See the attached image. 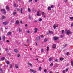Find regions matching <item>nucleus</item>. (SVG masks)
I'll use <instances>...</instances> for the list:
<instances>
[{
  "label": "nucleus",
  "mask_w": 73,
  "mask_h": 73,
  "mask_svg": "<svg viewBox=\"0 0 73 73\" xmlns=\"http://www.w3.org/2000/svg\"><path fill=\"white\" fill-rule=\"evenodd\" d=\"M39 21H42V19H41V18L40 19Z\"/></svg>",
  "instance_id": "a19ab883"
},
{
  "label": "nucleus",
  "mask_w": 73,
  "mask_h": 73,
  "mask_svg": "<svg viewBox=\"0 0 73 73\" xmlns=\"http://www.w3.org/2000/svg\"><path fill=\"white\" fill-rule=\"evenodd\" d=\"M38 0H35V2L36 3H37V2Z\"/></svg>",
  "instance_id": "6e6d98bb"
},
{
  "label": "nucleus",
  "mask_w": 73,
  "mask_h": 73,
  "mask_svg": "<svg viewBox=\"0 0 73 73\" xmlns=\"http://www.w3.org/2000/svg\"><path fill=\"white\" fill-rule=\"evenodd\" d=\"M60 60L61 61H62V60H64V58H60Z\"/></svg>",
  "instance_id": "b1692460"
},
{
  "label": "nucleus",
  "mask_w": 73,
  "mask_h": 73,
  "mask_svg": "<svg viewBox=\"0 0 73 73\" xmlns=\"http://www.w3.org/2000/svg\"><path fill=\"white\" fill-rule=\"evenodd\" d=\"M68 70V69H66V72H67Z\"/></svg>",
  "instance_id": "4d7b16f0"
},
{
  "label": "nucleus",
  "mask_w": 73,
  "mask_h": 73,
  "mask_svg": "<svg viewBox=\"0 0 73 73\" xmlns=\"http://www.w3.org/2000/svg\"><path fill=\"white\" fill-rule=\"evenodd\" d=\"M14 7H16V4H14Z\"/></svg>",
  "instance_id": "c03bdc74"
},
{
  "label": "nucleus",
  "mask_w": 73,
  "mask_h": 73,
  "mask_svg": "<svg viewBox=\"0 0 73 73\" xmlns=\"http://www.w3.org/2000/svg\"><path fill=\"white\" fill-rule=\"evenodd\" d=\"M56 44H53L52 46V48H56Z\"/></svg>",
  "instance_id": "9b49d317"
},
{
  "label": "nucleus",
  "mask_w": 73,
  "mask_h": 73,
  "mask_svg": "<svg viewBox=\"0 0 73 73\" xmlns=\"http://www.w3.org/2000/svg\"><path fill=\"white\" fill-rule=\"evenodd\" d=\"M58 38V37L57 36H54V40H56Z\"/></svg>",
  "instance_id": "423d86ee"
},
{
  "label": "nucleus",
  "mask_w": 73,
  "mask_h": 73,
  "mask_svg": "<svg viewBox=\"0 0 73 73\" xmlns=\"http://www.w3.org/2000/svg\"><path fill=\"white\" fill-rule=\"evenodd\" d=\"M12 34V32H9L7 33L8 35H11Z\"/></svg>",
  "instance_id": "ddd939ff"
},
{
  "label": "nucleus",
  "mask_w": 73,
  "mask_h": 73,
  "mask_svg": "<svg viewBox=\"0 0 73 73\" xmlns=\"http://www.w3.org/2000/svg\"><path fill=\"white\" fill-rule=\"evenodd\" d=\"M48 10H51V7H48Z\"/></svg>",
  "instance_id": "bb28decb"
},
{
  "label": "nucleus",
  "mask_w": 73,
  "mask_h": 73,
  "mask_svg": "<svg viewBox=\"0 0 73 73\" xmlns=\"http://www.w3.org/2000/svg\"><path fill=\"white\" fill-rule=\"evenodd\" d=\"M53 7H54V6L53 5H52L51 6V8H53Z\"/></svg>",
  "instance_id": "864d4df0"
},
{
  "label": "nucleus",
  "mask_w": 73,
  "mask_h": 73,
  "mask_svg": "<svg viewBox=\"0 0 73 73\" xmlns=\"http://www.w3.org/2000/svg\"><path fill=\"white\" fill-rule=\"evenodd\" d=\"M64 2L65 3H66V2H67V0H64Z\"/></svg>",
  "instance_id": "09e8293b"
},
{
  "label": "nucleus",
  "mask_w": 73,
  "mask_h": 73,
  "mask_svg": "<svg viewBox=\"0 0 73 73\" xmlns=\"http://www.w3.org/2000/svg\"><path fill=\"white\" fill-rule=\"evenodd\" d=\"M16 12H14L13 13V15H16Z\"/></svg>",
  "instance_id": "2f4dec72"
},
{
  "label": "nucleus",
  "mask_w": 73,
  "mask_h": 73,
  "mask_svg": "<svg viewBox=\"0 0 73 73\" xmlns=\"http://www.w3.org/2000/svg\"><path fill=\"white\" fill-rule=\"evenodd\" d=\"M1 59L3 61V60H5V58L4 57H3L1 58Z\"/></svg>",
  "instance_id": "412c9836"
},
{
  "label": "nucleus",
  "mask_w": 73,
  "mask_h": 73,
  "mask_svg": "<svg viewBox=\"0 0 73 73\" xmlns=\"http://www.w3.org/2000/svg\"><path fill=\"white\" fill-rule=\"evenodd\" d=\"M1 37L0 36V41H1Z\"/></svg>",
  "instance_id": "052dcab7"
},
{
  "label": "nucleus",
  "mask_w": 73,
  "mask_h": 73,
  "mask_svg": "<svg viewBox=\"0 0 73 73\" xmlns=\"http://www.w3.org/2000/svg\"><path fill=\"white\" fill-rule=\"evenodd\" d=\"M15 68H16V69L19 68V66H18V65L17 64H15Z\"/></svg>",
  "instance_id": "dca6fc26"
},
{
  "label": "nucleus",
  "mask_w": 73,
  "mask_h": 73,
  "mask_svg": "<svg viewBox=\"0 0 73 73\" xmlns=\"http://www.w3.org/2000/svg\"><path fill=\"white\" fill-rule=\"evenodd\" d=\"M42 15H44L45 14V13L44 12H42Z\"/></svg>",
  "instance_id": "ea45409f"
},
{
  "label": "nucleus",
  "mask_w": 73,
  "mask_h": 73,
  "mask_svg": "<svg viewBox=\"0 0 73 73\" xmlns=\"http://www.w3.org/2000/svg\"><path fill=\"white\" fill-rule=\"evenodd\" d=\"M70 20H73V17H71L70 18Z\"/></svg>",
  "instance_id": "473e14b6"
},
{
  "label": "nucleus",
  "mask_w": 73,
  "mask_h": 73,
  "mask_svg": "<svg viewBox=\"0 0 73 73\" xmlns=\"http://www.w3.org/2000/svg\"><path fill=\"white\" fill-rule=\"evenodd\" d=\"M71 64L72 66H73V61H71Z\"/></svg>",
  "instance_id": "7c9ffc66"
},
{
  "label": "nucleus",
  "mask_w": 73,
  "mask_h": 73,
  "mask_svg": "<svg viewBox=\"0 0 73 73\" xmlns=\"http://www.w3.org/2000/svg\"><path fill=\"white\" fill-rule=\"evenodd\" d=\"M34 33H36L37 32V30H38V29L37 28H36L34 29Z\"/></svg>",
  "instance_id": "7ed1b4c3"
},
{
  "label": "nucleus",
  "mask_w": 73,
  "mask_h": 73,
  "mask_svg": "<svg viewBox=\"0 0 73 73\" xmlns=\"http://www.w3.org/2000/svg\"><path fill=\"white\" fill-rule=\"evenodd\" d=\"M41 69H42L41 67H40L39 68V70L41 71Z\"/></svg>",
  "instance_id": "5701e85b"
},
{
  "label": "nucleus",
  "mask_w": 73,
  "mask_h": 73,
  "mask_svg": "<svg viewBox=\"0 0 73 73\" xmlns=\"http://www.w3.org/2000/svg\"><path fill=\"white\" fill-rule=\"evenodd\" d=\"M6 64H8L9 65V62L8 61H7V62H6Z\"/></svg>",
  "instance_id": "4be33fe9"
},
{
  "label": "nucleus",
  "mask_w": 73,
  "mask_h": 73,
  "mask_svg": "<svg viewBox=\"0 0 73 73\" xmlns=\"http://www.w3.org/2000/svg\"><path fill=\"white\" fill-rule=\"evenodd\" d=\"M17 57H20V54H18Z\"/></svg>",
  "instance_id": "a18cd8bd"
},
{
  "label": "nucleus",
  "mask_w": 73,
  "mask_h": 73,
  "mask_svg": "<svg viewBox=\"0 0 73 73\" xmlns=\"http://www.w3.org/2000/svg\"><path fill=\"white\" fill-rule=\"evenodd\" d=\"M8 54L9 56H11V54L10 53H8Z\"/></svg>",
  "instance_id": "69168bd1"
},
{
  "label": "nucleus",
  "mask_w": 73,
  "mask_h": 73,
  "mask_svg": "<svg viewBox=\"0 0 73 73\" xmlns=\"http://www.w3.org/2000/svg\"><path fill=\"white\" fill-rule=\"evenodd\" d=\"M37 16H40V11H38L37 12Z\"/></svg>",
  "instance_id": "f8f14e48"
},
{
  "label": "nucleus",
  "mask_w": 73,
  "mask_h": 73,
  "mask_svg": "<svg viewBox=\"0 0 73 73\" xmlns=\"http://www.w3.org/2000/svg\"><path fill=\"white\" fill-rule=\"evenodd\" d=\"M40 36L41 37V38H43L44 37V36L43 35H41Z\"/></svg>",
  "instance_id": "8fccbe9b"
},
{
  "label": "nucleus",
  "mask_w": 73,
  "mask_h": 73,
  "mask_svg": "<svg viewBox=\"0 0 73 73\" xmlns=\"http://www.w3.org/2000/svg\"><path fill=\"white\" fill-rule=\"evenodd\" d=\"M34 22H35V23H37V21L36 20H35L34 21Z\"/></svg>",
  "instance_id": "e2e57ef3"
},
{
  "label": "nucleus",
  "mask_w": 73,
  "mask_h": 73,
  "mask_svg": "<svg viewBox=\"0 0 73 73\" xmlns=\"http://www.w3.org/2000/svg\"><path fill=\"white\" fill-rule=\"evenodd\" d=\"M28 10L29 12H31V9L30 8H28Z\"/></svg>",
  "instance_id": "a878e982"
},
{
  "label": "nucleus",
  "mask_w": 73,
  "mask_h": 73,
  "mask_svg": "<svg viewBox=\"0 0 73 73\" xmlns=\"http://www.w3.org/2000/svg\"><path fill=\"white\" fill-rule=\"evenodd\" d=\"M40 36H38L36 38V40L37 41H38V40H40Z\"/></svg>",
  "instance_id": "2eb2a0df"
},
{
  "label": "nucleus",
  "mask_w": 73,
  "mask_h": 73,
  "mask_svg": "<svg viewBox=\"0 0 73 73\" xmlns=\"http://www.w3.org/2000/svg\"><path fill=\"white\" fill-rule=\"evenodd\" d=\"M49 33H50L51 34H53V32L52 31H49Z\"/></svg>",
  "instance_id": "aec40b11"
},
{
  "label": "nucleus",
  "mask_w": 73,
  "mask_h": 73,
  "mask_svg": "<svg viewBox=\"0 0 73 73\" xmlns=\"http://www.w3.org/2000/svg\"><path fill=\"white\" fill-rule=\"evenodd\" d=\"M31 16H29V18L30 19H31Z\"/></svg>",
  "instance_id": "bf43d9fd"
},
{
  "label": "nucleus",
  "mask_w": 73,
  "mask_h": 73,
  "mask_svg": "<svg viewBox=\"0 0 73 73\" xmlns=\"http://www.w3.org/2000/svg\"><path fill=\"white\" fill-rule=\"evenodd\" d=\"M6 8L7 9V11H9V7L8 6H6Z\"/></svg>",
  "instance_id": "1a4fd4ad"
},
{
  "label": "nucleus",
  "mask_w": 73,
  "mask_h": 73,
  "mask_svg": "<svg viewBox=\"0 0 73 73\" xmlns=\"http://www.w3.org/2000/svg\"><path fill=\"white\" fill-rule=\"evenodd\" d=\"M8 22L7 21L4 22L3 23V24L4 25H6L8 24Z\"/></svg>",
  "instance_id": "20e7f679"
},
{
  "label": "nucleus",
  "mask_w": 73,
  "mask_h": 73,
  "mask_svg": "<svg viewBox=\"0 0 73 73\" xmlns=\"http://www.w3.org/2000/svg\"><path fill=\"white\" fill-rule=\"evenodd\" d=\"M65 73V70H63V73Z\"/></svg>",
  "instance_id": "79ce46f5"
},
{
  "label": "nucleus",
  "mask_w": 73,
  "mask_h": 73,
  "mask_svg": "<svg viewBox=\"0 0 73 73\" xmlns=\"http://www.w3.org/2000/svg\"><path fill=\"white\" fill-rule=\"evenodd\" d=\"M5 16L4 15H3L2 16L1 19H2V20H3V19H5Z\"/></svg>",
  "instance_id": "4468645a"
},
{
  "label": "nucleus",
  "mask_w": 73,
  "mask_h": 73,
  "mask_svg": "<svg viewBox=\"0 0 73 73\" xmlns=\"http://www.w3.org/2000/svg\"><path fill=\"white\" fill-rule=\"evenodd\" d=\"M10 68H12V64H11L10 66Z\"/></svg>",
  "instance_id": "4c0bfd02"
},
{
  "label": "nucleus",
  "mask_w": 73,
  "mask_h": 73,
  "mask_svg": "<svg viewBox=\"0 0 73 73\" xmlns=\"http://www.w3.org/2000/svg\"><path fill=\"white\" fill-rule=\"evenodd\" d=\"M15 24L17 25L19 24V20H17V21H16Z\"/></svg>",
  "instance_id": "0eeeda50"
},
{
  "label": "nucleus",
  "mask_w": 73,
  "mask_h": 73,
  "mask_svg": "<svg viewBox=\"0 0 73 73\" xmlns=\"http://www.w3.org/2000/svg\"><path fill=\"white\" fill-rule=\"evenodd\" d=\"M49 61H52V58H50L49 59Z\"/></svg>",
  "instance_id": "c756f323"
},
{
  "label": "nucleus",
  "mask_w": 73,
  "mask_h": 73,
  "mask_svg": "<svg viewBox=\"0 0 73 73\" xmlns=\"http://www.w3.org/2000/svg\"><path fill=\"white\" fill-rule=\"evenodd\" d=\"M53 63H51L50 64V66H53Z\"/></svg>",
  "instance_id": "e433bc0d"
},
{
  "label": "nucleus",
  "mask_w": 73,
  "mask_h": 73,
  "mask_svg": "<svg viewBox=\"0 0 73 73\" xmlns=\"http://www.w3.org/2000/svg\"><path fill=\"white\" fill-rule=\"evenodd\" d=\"M44 52V49H43V48H42L41 50V53H42L43 52Z\"/></svg>",
  "instance_id": "a211bd4d"
},
{
  "label": "nucleus",
  "mask_w": 73,
  "mask_h": 73,
  "mask_svg": "<svg viewBox=\"0 0 73 73\" xmlns=\"http://www.w3.org/2000/svg\"><path fill=\"white\" fill-rule=\"evenodd\" d=\"M6 13V12H5V11H3V15H4V14H5Z\"/></svg>",
  "instance_id": "f704fd0d"
},
{
  "label": "nucleus",
  "mask_w": 73,
  "mask_h": 73,
  "mask_svg": "<svg viewBox=\"0 0 73 73\" xmlns=\"http://www.w3.org/2000/svg\"><path fill=\"white\" fill-rule=\"evenodd\" d=\"M47 41H48V40L47 39H46V38H45L44 40V42H46Z\"/></svg>",
  "instance_id": "6ab92c4d"
},
{
  "label": "nucleus",
  "mask_w": 73,
  "mask_h": 73,
  "mask_svg": "<svg viewBox=\"0 0 73 73\" xmlns=\"http://www.w3.org/2000/svg\"><path fill=\"white\" fill-rule=\"evenodd\" d=\"M47 52H48L49 51V46H47Z\"/></svg>",
  "instance_id": "c85d7f7f"
},
{
  "label": "nucleus",
  "mask_w": 73,
  "mask_h": 73,
  "mask_svg": "<svg viewBox=\"0 0 73 73\" xmlns=\"http://www.w3.org/2000/svg\"><path fill=\"white\" fill-rule=\"evenodd\" d=\"M25 27H27L28 26V25L27 24H26L25 25Z\"/></svg>",
  "instance_id": "338daca9"
},
{
  "label": "nucleus",
  "mask_w": 73,
  "mask_h": 73,
  "mask_svg": "<svg viewBox=\"0 0 73 73\" xmlns=\"http://www.w3.org/2000/svg\"><path fill=\"white\" fill-rule=\"evenodd\" d=\"M46 71H47V70H46V69H45L44 70V72H46Z\"/></svg>",
  "instance_id": "de8ad7c7"
},
{
  "label": "nucleus",
  "mask_w": 73,
  "mask_h": 73,
  "mask_svg": "<svg viewBox=\"0 0 73 73\" xmlns=\"http://www.w3.org/2000/svg\"><path fill=\"white\" fill-rule=\"evenodd\" d=\"M72 26H73V23L71 25V26L72 27Z\"/></svg>",
  "instance_id": "0e129e2a"
},
{
  "label": "nucleus",
  "mask_w": 73,
  "mask_h": 73,
  "mask_svg": "<svg viewBox=\"0 0 73 73\" xmlns=\"http://www.w3.org/2000/svg\"><path fill=\"white\" fill-rule=\"evenodd\" d=\"M68 54H69V52H67L66 53V55L67 56H68Z\"/></svg>",
  "instance_id": "3c124183"
},
{
  "label": "nucleus",
  "mask_w": 73,
  "mask_h": 73,
  "mask_svg": "<svg viewBox=\"0 0 73 73\" xmlns=\"http://www.w3.org/2000/svg\"><path fill=\"white\" fill-rule=\"evenodd\" d=\"M55 61L56 62H57V61H58V60H57V59H56L55 60Z\"/></svg>",
  "instance_id": "58836bf2"
},
{
  "label": "nucleus",
  "mask_w": 73,
  "mask_h": 73,
  "mask_svg": "<svg viewBox=\"0 0 73 73\" xmlns=\"http://www.w3.org/2000/svg\"><path fill=\"white\" fill-rule=\"evenodd\" d=\"M60 37H64V36L62 35H61L60 36Z\"/></svg>",
  "instance_id": "13d9d810"
},
{
  "label": "nucleus",
  "mask_w": 73,
  "mask_h": 73,
  "mask_svg": "<svg viewBox=\"0 0 73 73\" xmlns=\"http://www.w3.org/2000/svg\"><path fill=\"white\" fill-rule=\"evenodd\" d=\"M20 23H21V24H23V21H20Z\"/></svg>",
  "instance_id": "49530a36"
},
{
  "label": "nucleus",
  "mask_w": 73,
  "mask_h": 73,
  "mask_svg": "<svg viewBox=\"0 0 73 73\" xmlns=\"http://www.w3.org/2000/svg\"><path fill=\"white\" fill-rule=\"evenodd\" d=\"M32 0H29V2L30 3V2H32Z\"/></svg>",
  "instance_id": "603ef678"
},
{
  "label": "nucleus",
  "mask_w": 73,
  "mask_h": 73,
  "mask_svg": "<svg viewBox=\"0 0 73 73\" xmlns=\"http://www.w3.org/2000/svg\"><path fill=\"white\" fill-rule=\"evenodd\" d=\"M14 51L15 53H18L19 52V51H18V50L17 49H14Z\"/></svg>",
  "instance_id": "6e6552de"
},
{
  "label": "nucleus",
  "mask_w": 73,
  "mask_h": 73,
  "mask_svg": "<svg viewBox=\"0 0 73 73\" xmlns=\"http://www.w3.org/2000/svg\"><path fill=\"white\" fill-rule=\"evenodd\" d=\"M3 41L5 40V36H3Z\"/></svg>",
  "instance_id": "f3484780"
},
{
  "label": "nucleus",
  "mask_w": 73,
  "mask_h": 73,
  "mask_svg": "<svg viewBox=\"0 0 73 73\" xmlns=\"http://www.w3.org/2000/svg\"><path fill=\"white\" fill-rule=\"evenodd\" d=\"M65 31L67 35H72V33H73L72 32L69 30L66 29V30Z\"/></svg>",
  "instance_id": "f257e3e1"
},
{
  "label": "nucleus",
  "mask_w": 73,
  "mask_h": 73,
  "mask_svg": "<svg viewBox=\"0 0 73 73\" xmlns=\"http://www.w3.org/2000/svg\"><path fill=\"white\" fill-rule=\"evenodd\" d=\"M58 27V26L56 25V24H54L53 26V27L54 29H56V27Z\"/></svg>",
  "instance_id": "f03ea898"
},
{
  "label": "nucleus",
  "mask_w": 73,
  "mask_h": 73,
  "mask_svg": "<svg viewBox=\"0 0 73 73\" xmlns=\"http://www.w3.org/2000/svg\"><path fill=\"white\" fill-rule=\"evenodd\" d=\"M1 12H4L5 11V9H1Z\"/></svg>",
  "instance_id": "cd10ccee"
},
{
  "label": "nucleus",
  "mask_w": 73,
  "mask_h": 73,
  "mask_svg": "<svg viewBox=\"0 0 73 73\" xmlns=\"http://www.w3.org/2000/svg\"><path fill=\"white\" fill-rule=\"evenodd\" d=\"M28 64L30 66H31V67H32L33 66V65H32V64H31V63H30L28 62Z\"/></svg>",
  "instance_id": "9d476101"
},
{
  "label": "nucleus",
  "mask_w": 73,
  "mask_h": 73,
  "mask_svg": "<svg viewBox=\"0 0 73 73\" xmlns=\"http://www.w3.org/2000/svg\"><path fill=\"white\" fill-rule=\"evenodd\" d=\"M62 34H63L64 33V30H62Z\"/></svg>",
  "instance_id": "72a5a7b5"
},
{
  "label": "nucleus",
  "mask_w": 73,
  "mask_h": 73,
  "mask_svg": "<svg viewBox=\"0 0 73 73\" xmlns=\"http://www.w3.org/2000/svg\"><path fill=\"white\" fill-rule=\"evenodd\" d=\"M17 11H20V9L18 8L17 9Z\"/></svg>",
  "instance_id": "774afa93"
},
{
  "label": "nucleus",
  "mask_w": 73,
  "mask_h": 73,
  "mask_svg": "<svg viewBox=\"0 0 73 73\" xmlns=\"http://www.w3.org/2000/svg\"><path fill=\"white\" fill-rule=\"evenodd\" d=\"M27 32L28 33H29V32H30L29 31H27Z\"/></svg>",
  "instance_id": "680f3d73"
},
{
  "label": "nucleus",
  "mask_w": 73,
  "mask_h": 73,
  "mask_svg": "<svg viewBox=\"0 0 73 73\" xmlns=\"http://www.w3.org/2000/svg\"><path fill=\"white\" fill-rule=\"evenodd\" d=\"M21 12V13H23V8H21L20 10Z\"/></svg>",
  "instance_id": "393cba45"
},
{
  "label": "nucleus",
  "mask_w": 73,
  "mask_h": 73,
  "mask_svg": "<svg viewBox=\"0 0 73 73\" xmlns=\"http://www.w3.org/2000/svg\"><path fill=\"white\" fill-rule=\"evenodd\" d=\"M42 17H46V16H45V15H42Z\"/></svg>",
  "instance_id": "c9c22d12"
},
{
  "label": "nucleus",
  "mask_w": 73,
  "mask_h": 73,
  "mask_svg": "<svg viewBox=\"0 0 73 73\" xmlns=\"http://www.w3.org/2000/svg\"><path fill=\"white\" fill-rule=\"evenodd\" d=\"M5 50H6V51H7V50H8V49L6 48Z\"/></svg>",
  "instance_id": "5fc2aeb1"
},
{
  "label": "nucleus",
  "mask_w": 73,
  "mask_h": 73,
  "mask_svg": "<svg viewBox=\"0 0 73 73\" xmlns=\"http://www.w3.org/2000/svg\"><path fill=\"white\" fill-rule=\"evenodd\" d=\"M21 31H22V30L19 29V32H21Z\"/></svg>",
  "instance_id": "37998d69"
},
{
  "label": "nucleus",
  "mask_w": 73,
  "mask_h": 73,
  "mask_svg": "<svg viewBox=\"0 0 73 73\" xmlns=\"http://www.w3.org/2000/svg\"><path fill=\"white\" fill-rule=\"evenodd\" d=\"M30 70L31 71V72H33V73H35L36 72V71L35 70H33L32 69H30Z\"/></svg>",
  "instance_id": "39448f33"
}]
</instances>
